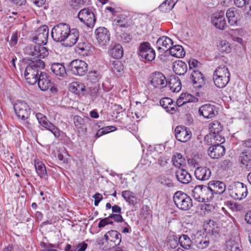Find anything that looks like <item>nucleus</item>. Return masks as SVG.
Instances as JSON below:
<instances>
[{
	"mask_svg": "<svg viewBox=\"0 0 251 251\" xmlns=\"http://www.w3.org/2000/svg\"><path fill=\"white\" fill-rule=\"evenodd\" d=\"M45 66V62L40 59L30 62L25 71L24 75L26 82L30 85L35 84L39 77V70Z\"/></svg>",
	"mask_w": 251,
	"mask_h": 251,
	"instance_id": "obj_1",
	"label": "nucleus"
},
{
	"mask_svg": "<svg viewBox=\"0 0 251 251\" xmlns=\"http://www.w3.org/2000/svg\"><path fill=\"white\" fill-rule=\"evenodd\" d=\"M230 74L228 68L225 66H220L214 72L213 80L218 88L225 87L230 80Z\"/></svg>",
	"mask_w": 251,
	"mask_h": 251,
	"instance_id": "obj_2",
	"label": "nucleus"
},
{
	"mask_svg": "<svg viewBox=\"0 0 251 251\" xmlns=\"http://www.w3.org/2000/svg\"><path fill=\"white\" fill-rule=\"evenodd\" d=\"M173 200L176 206L183 211L189 210L193 205L191 198L180 191H178L175 193Z\"/></svg>",
	"mask_w": 251,
	"mask_h": 251,
	"instance_id": "obj_3",
	"label": "nucleus"
},
{
	"mask_svg": "<svg viewBox=\"0 0 251 251\" xmlns=\"http://www.w3.org/2000/svg\"><path fill=\"white\" fill-rule=\"evenodd\" d=\"M229 194L231 197L236 200H241L248 194L247 186L240 182H235L230 185Z\"/></svg>",
	"mask_w": 251,
	"mask_h": 251,
	"instance_id": "obj_4",
	"label": "nucleus"
},
{
	"mask_svg": "<svg viewBox=\"0 0 251 251\" xmlns=\"http://www.w3.org/2000/svg\"><path fill=\"white\" fill-rule=\"evenodd\" d=\"M42 44H36L28 46L25 49V53L34 58H44L49 55L47 48Z\"/></svg>",
	"mask_w": 251,
	"mask_h": 251,
	"instance_id": "obj_5",
	"label": "nucleus"
},
{
	"mask_svg": "<svg viewBox=\"0 0 251 251\" xmlns=\"http://www.w3.org/2000/svg\"><path fill=\"white\" fill-rule=\"evenodd\" d=\"M68 32H70L69 25L65 23H60L52 28L51 37L55 41L63 42Z\"/></svg>",
	"mask_w": 251,
	"mask_h": 251,
	"instance_id": "obj_6",
	"label": "nucleus"
},
{
	"mask_svg": "<svg viewBox=\"0 0 251 251\" xmlns=\"http://www.w3.org/2000/svg\"><path fill=\"white\" fill-rule=\"evenodd\" d=\"M138 54L140 57L147 61H152L155 59L156 53L150 43H141L138 48Z\"/></svg>",
	"mask_w": 251,
	"mask_h": 251,
	"instance_id": "obj_7",
	"label": "nucleus"
},
{
	"mask_svg": "<svg viewBox=\"0 0 251 251\" xmlns=\"http://www.w3.org/2000/svg\"><path fill=\"white\" fill-rule=\"evenodd\" d=\"M68 68L71 73L76 76H83L88 71V64L84 61L79 59L71 61Z\"/></svg>",
	"mask_w": 251,
	"mask_h": 251,
	"instance_id": "obj_8",
	"label": "nucleus"
},
{
	"mask_svg": "<svg viewBox=\"0 0 251 251\" xmlns=\"http://www.w3.org/2000/svg\"><path fill=\"white\" fill-rule=\"evenodd\" d=\"M79 21L85 25L87 27H94L96 18L94 13L89 8H83L81 9L77 14Z\"/></svg>",
	"mask_w": 251,
	"mask_h": 251,
	"instance_id": "obj_9",
	"label": "nucleus"
},
{
	"mask_svg": "<svg viewBox=\"0 0 251 251\" xmlns=\"http://www.w3.org/2000/svg\"><path fill=\"white\" fill-rule=\"evenodd\" d=\"M14 109L17 116L22 120L27 119L30 114V108L24 101L18 100L14 104Z\"/></svg>",
	"mask_w": 251,
	"mask_h": 251,
	"instance_id": "obj_10",
	"label": "nucleus"
},
{
	"mask_svg": "<svg viewBox=\"0 0 251 251\" xmlns=\"http://www.w3.org/2000/svg\"><path fill=\"white\" fill-rule=\"evenodd\" d=\"M210 21L215 28L220 30H224L227 26L225 13L223 11L213 13L211 16Z\"/></svg>",
	"mask_w": 251,
	"mask_h": 251,
	"instance_id": "obj_11",
	"label": "nucleus"
},
{
	"mask_svg": "<svg viewBox=\"0 0 251 251\" xmlns=\"http://www.w3.org/2000/svg\"><path fill=\"white\" fill-rule=\"evenodd\" d=\"M226 17L231 26H238L242 19V12L234 7L228 9L226 12Z\"/></svg>",
	"mask_w": 251,
	"mask_h": 251,
	"instance_id": "obj_12",
	"label": "nucleus"
},
{
	"mask_svg": "<svg viewBox=\"0 0 251 251\" xmlns=\"http://www.w3.org/2000/svg\"><path fill=\"white\" fill-rule=\"evenodd\" d=\"M96 39L101 47L106 46L110 39V34L108 30L104 27H98L95 31Z\"/></svg>",
	"mask_w": 251,
	"mask_h": 251,
	"instance_id": "obj_13",
	"label": "nucleus"
},
{
	"mask_svg": "<svg viewBox=\"0 0 251 251\" xmlns=\"http://www.w3.org/2000/svg\"><path fill=\"white\" fill-rule=\"evenodd\" d=\"M49 37V28L46 25L40 27L36 31L33 41L36 44L46 45Z\"/></svg>",
	"mask_w": 251,
	"mask_h": 251,
	"instance_id": "obj_14",
	"label": "nucleus"
},
{
	"mask_svg": "<svg viewBox=\"0 0 251 251\" xmlns=\"http://www.w3.org/2000/svg\"><path fill=\"white\" fill-rule=\"evenodd\" d=\"M35 116L39 123L42 126L51 131L55 137H57L60 136L58 128L49 122L45 115L40 113H37Z\"/></svg>",
	"mask_w": 251,
	"mask_h": 251,
	"instance_id": "obj_15",
	"label": "nucleus"
},
{
	"mask_svg": "<svg viewBox=\"0 0 251 251\" xmlns=\"http://www.w3.org/2000/svg\"><path fill=\"white\" fill-rule=\"evenodd\" d=\"M199 113L205 119H211L217 114L218 111L214 105L208 103L203 104L199 108Z\"/></svg>",
	"mask_w": 251,
	"mask_h": 251,
	"instance_id": "obj_16",
	"label": "nucleus"
},
{
	"mask_svg": "<svg viewBox=\"0 0 251 251\" xmlns=\"http://www.w3.org/2000/svg\"><path fill=\"white\" fill-rule=\"evenodd\" d=\"M175 131L176 139L180 142H186L191 138V131L186 127L177 126Z\"/></svg>",
	"mask_w": 251,
	"mask_h": 251,
	"instance_id": "obj_17",
	"label": "nucleus"
},
{
	"mask_svg": "<svg viewBox=\"0 0 251 251\" xmlns=\"http://www.w3.org/2000/svg\"><path fill=\"white\" fill-rule=\"evenodd\" d=\"M151 84L156 88H163L167 85L165 76L159 72L153 73L151 76Z\"/></svg>",
	"mask_w": 251,
	"mask_h": 251,
	"instance_id": "obj_18",
	"label": "nucleus"
},
{
	"mask_svg": "<svg viewBox=\"0 0 251 251\" xmlns=\"http://www.w3.org/2000/svg\"><path fill=\"white\" fill-rule=\"evenodd\" d=\"M38 85L41 90L46 91L50 88L52 89V82L50 77L46 73L41 72L37 79Z\"/></svg>",
	"mask_w": 251,
	"mask_h": 251,
	"instance_id": "obj_19",
	"label": "nucleus"
},
{
	"mask_svg": "<svg viewBox=\"0 0 251 251\" xmlns=\"http://www.w3.org/2000/svg\"><path fill=\"white\" fill-rule=\"evenodd\" d=\"M172 40L167 36H162L156 42L157 50L161 52L169 50L173 45Z\"/></svg>",
	"mask_w": 251,
	"mask_h": 251,
	"instance_id": "obj_20",
	"label": "nucleus"
},
{
	"mask_svg": "<svg viewBox=\"0 0 251 251\" xmlns=\"http://www.w3.org/2000/svg\"><path fill=\"white\" fill-rule=\"evenodd\" d=\"M79 31L76 28L70 29V32H68L67 37L63 42V44L65 47H72L77 42L79 38Z\"/></svg>",
	"mask_w": 251,
	"mask_h": 251,
	"instance_id": "obj_21",
	"label": "nucleus"
},
{
	"mask_svg": "<svg viewBox=\"0 0 251 251\" xmlns=\"http://www.w3.org/2000/svg\"><path fill=\"white\" fill-rule=\"evenodd\" d=\"M69 90L78 96H84L88 91L85 84L78 81L72 82L70 85Z\"/></svg>",
	"mask_w": 251,
	"mask_h": 251,
	"instance_id": "obj_22",
	"label": "nucleus"
},
{
	"mask_svg": "<svg viewBox=\"0 0 251 251\" xmlns=\"http://www.w3.org/2000/svg\"><path fill=\"white\" fill-rule=\"evenodd\" d=\"M194 87L199 88L204 84V77L198 70H193L190 75Z\"/></svg>",
	"mask_w": 251,
	"mask_h": 251,
	"instance_id": "obj_23",
	"label": "nucleus"
},
{
	"mask_svg": "<svg viewBox=\"0 0 251 251\" xmlns=\"http://www.w3.org/2000/svg\"><path fill=\"white\" fill-rule=\"evenodd\" d=\"M165 147L162 145H156L155 146L150 145L147 149L146 154L148 156L155 160L159 156L163 154Z\"/></svg>",
	"mask_w": 251,
	"mask_h": 251,
	"instance_id": "obj_24",
	"label": "nucleus"
},
{
	"mask_svg": "<svg viewBox=\"0 0 251 251\" xmlns=\"http://www.w3.org/2000/svg\"><path fill=\"white\" fill-rule=\"evenodd\" d=\"M211 175V170L206 167H197L195 171V176L196 178L201 181L208 180Z\"/></svg>",
	"mask_w": 251,
	"mask_h": 251,
	"instance_id": "obj_25",
	"label": "nucleus"
},
{
	"mask_svg": "<svg viewBox=\"0 0 251 251\" xmlns=\"http://www.w3.org/2000/svg\"><path fill=\"white\" fill-rule=\"evenodd\" d=\"M208 155L213 159H218L225 153V147L220 144L210 147L208 150Z\"/></svg>",
	"mask_w": 251,
	"mask_h": 251,
	"instance_id": "obj_26",
	"label": "nucleus"
},
{
	"mask_svg": "<svg viewBox=\"0 0 251 251\" xmlns=\"http://www.w3.org/2000/svg\"><path fill=\"white\" fill-rule=\"evenodd\" d=\"M160 104L168 113L173 114L176 111L177 107L171 98L167 97L162 98L160 100Z\"/></svg>",
	"mask_w": 251,
	"mask_h": 251,
	"instance_id": "obj_27",
	"label": "nucleus"
},
{
	"mask_svg": "<svg viewBox=\"0 0 251 251\" xmlns=\"http://www.w3.org/2000/svg\"><path fill=\"white\" fill-rule=\"evenodd\" d=\"M104 238L107 242H112L113 246L119 245L121 242V234L114 230L109 231L104 235Z\"/></svg>",
	"mask_w": 251,
	"mask_h": 251,
	"instance_id": "obj_28",
	"label": "nucleus"
},
{
	"mask_svg": "<svg viewBox=\"0 0 251 251\" xmlns=\"http://www.w3.org/2000/svg\"><path fill=\"white\" fill-rule=\"evenodd\" d=\"M208 184L213 192L216 195L222 194L226 189L225 183L220 181H211L208 183Z\"/></svg>",
	"mask_w": 251,
	"mask_h": 251,
	"instance_id": "obj_29",
	"label": "nucleus"
},
{
	"mask_svg": "<svg viewBox=\"0 0 251 251\" xmlns=\"http://www.w3.org/2000/svg\"><path fill=\"white\" fill-rule=\"evenodd\" d=\"M50 69L53 74L57 77L64 78L67 75L65 67L62 63H53L51 65Z\"/></svg>",
	"mask_w": 251,
	"mask_h": 251,
	"instance_id": "obj_30",
	"label": "nucleus"
},
{
	"mask_svg": "<svg viewBox=\"0 0 251 251\" xmlns=\"http://www.w3.org/2000/svg\"><path fill=\"white\" fill-rule=\"evenodd\" d=\"M167 87L173 92H178L181 89V83L179 78L176 76H171Z\"/></svg>",
	"mask_w": 251,
	"mask_h": 251,
	"instance_id": "obj_31",
	"label": "nucleus"
},
{
	"mask_svg": "<svg viewBox=\"0 0 251 251\" xmlns=\"http://www.w3.org/2000/svg\"><path fill=\"white\" fill-rule=\"evenodd\" d=\"M173 68L175 74L179 75H184L187 71L186 64L181 60L175 61L173 64Z\"/></svg>",
	"mask_w": 251,
	"mask_h": 251,
	"instance_id": "obj_32",
	"label": "nucleus"
},
{
	"mask_svg": "<svg viewBox=\"0 0 251 251\" xmlns=\"http://www.w3.org/2000/svg\"><path fill=\"white\" fill-rule=\"evenodd\" d=\"M177 180L183 184H188L191 180L190 175L185 170L179 169L176 172Z\"/></svg>",
	"mask_w": 251,
	"mask_h": 251,
	"instance_id": "obj_33",
	"label": "nucleus"
},
{
	"mask_svg": "<svg viewBox=\"0 0 251 251\" xmlns=\"http://www.w3.org/2000/svg\"><path fill=\"white\" fill-rule=\"evenodd\" d=\"M88 244L85 242H81L73 245L67 244L64 248L65 251H85Z\"/></svg>",
	"mask_w": 251,
	"mask_h": 251,
	"instance_id": "obj_34",
	"label": "nucleus"
},
{
	"mask_svg": "<svg viewBox=\"0 0 251 251\" xmlns=\"http://www.w3.org/2000/svg\"><path fill=\"white\" fill-rule=\"evenodd\" d=\"M34 166L38 175L43 179H47V173L45 165L39 160H35Z\"/></svg>",
	"mask_w": 251,
	"mask_h": 251,
	"instance_id": "obj_35",
	"label": "nucleus"
},
{
	"mask_svg": "<svg viewBox=\"0 0 251 251\" xmlns=\"http://www.w3.org/2000/svg\"><path fill=\"white\" fill-rule=\"evenodd\" d=\"M123 49L120 44L115 45L109 51V55L115 59H120L123 55Z\"/></svg>",
	"mask_w": 251,
	"mask_h": 251,
	"instance_id": "obj_36",
	"label": "nucleus"
},
{
	"mask_svg": "<svg viewBox=\"0 0 251 251\" xmlns=\"http://www.w3.org/2000/svg\"><path fill=\"white\" fill-rule=\"evenodd\" d=\"M169 50L170 54L176 58H182L184 56L185 52L183 48L180 45L171 46Z\"/></svg>",
	"mask_w": 251,
	"mask_h": 251,
	"instance_id": "obj_37",
	"label": "nucleus"
},
{
	"mask_svg": "<svg viewBox=\"0 0 251 251\" xmlns=\"http://www.w3.org/2000/svg\"><path fill=\"white\" fill-rule=\"evenodd\" d=\"M202 202H207L211 201L214 195V193L210 189V186H202Z\"/></svg>",
	"mask_w": 251,
	"mask_h": 251,
	"instance_id": "obj_38",
	"label": "nucleus"
},
{
	"mask_svg": "<svg viewBox=\"0 0 251 251\" xmlns=\"http://www.w3.org/2000/svg\"><path fill=\"white\" fill-rule=\"evenodd\" d=\"M217 47L219 50L223 53H228L231 50V44L226 40L219 41Z\"/></svg>",
	"mask_w": 251,
	"mask_h": 251,
	"instance_id": "obj_39",
	"label": "nucleus"
},
{
	"mask_svg": "<svg viewBox=\"0 0 251 251\" xmlns=\"http://www.w3.org/2000/svg\"><path fill=\"white\" fill-rule=\"evenodd\" d=\"M177 1V0H166L159 6V8L162 12H169L174 7Z\"/></svg>",
	"mask_w": 251,
	"mask_h": 251,
	"instance_id": "obj_40",
	"label": "nucleus"
},
{
	"mask_svg": "<svg viewBox=\"0 0 251 251\" xmlns=\"http://www.w3.org/2000/svg\"><path fill=\"white\" fill-rule=\"evenodd\" d=\"M178 242L180 246L185 250H189L192 244L190 238L185 234H182L179 237Z\"/></svg>",
	"mask_w": 251,
	"mask_h": 251,
	"instance_id": "obj_41",
	"label": "nucleus"
},
{
	"mask_svg": "<svg viewBox=\"0 0 251 251\" xmlns=\"http://www.w3.org/2000/svg\"><path fill=\"white\" fill-rule=\"evenodd\" d=\"M76 50L78 53L83 56H87L90 52V47L86 43H79L77 46Z\"/></svg>",
	"mask_w": 251,
	"mask_h": 251,
	"instance_id": "obj_42",
	"label": "nucleus"
},
{
	"mask_svg": "<svg viewBox=\"0 0 251 251\" xmlns=\"http://www.w3.org/2000/svg\"><path fill=\"white\" fill-rule=\"evenodd\" d=\"M122 197L129 204L135 205L136 203V198L131 192L126 190L122 192Z\"/></svg>",
	"mask_w": 251,
	"mask_h": 251,
	"instance_id": "obj_43",
	"label": "nucleus"
},
{
	"mask_svg": "<svg viewBox=\"0 0 251 251\" xmlns=\"http://www.w3.org/2000/svg\"><path fill=\"white\" fill-rule=\"evenodd\" d=\"M196 246L197 248L201 250H204L207 248L210 244L209 238L205 236L201 239H197L195 241Z\"/></svg>",
	"mask_w": 251,
	"mask_h": 251,
	"instance_id": "obj_44",
	"label": "nucleus"
},
{
	"mask_svg": "<svg viewBox=\"0 0 251 251\" xmlns=\"http://www.w3.org/2000/svg\"><path fill=\"white\" fill-rule=\"evenodd\" d=\"M202 186H196L192 191V195L193 198L199 202H202Z\"/></svg>",
	"mask_w": 251,
	"mask_h": 251,
	"instance_id": "obj_45",
	"label": "nucleus"
},
{
	"mask_svg": "<svg viewBox=\"0 0 251 251\" xmlns=\"http://www.w3.org/2000/svg\"><path fill=\"white\" fill-rule=\"evenodd\" d=\"M185 161L184 158L182 157V155L180 153H176L172 158L173 164L177 168H180L184 163Z\"/></svg>",
	"mask_w": 251,
	"mask_h": 251,
	"instance_id": "obj_46",
	"label": "nucleus"
},
{
	"mask_svg": "<svg viewBox=\"0 0 251 251\" xmlns=\"http://www.w3.org/2000/svg\"><path fill=\"white\" fill-rule=\"evenodd\" d=\"M90 0H70L71 6L74 9H78L83 6L88 5Z\"/></svg>",
	"mask_w": 251,
	"mask_h": 251,
	"instance_id": "obj_47",
	"label": "nucleus"
},
{
	"mask_svg": "<svg viewBox=\"0 0 251 251\" xmlns=\"http://www.w3.org/2000/svg\"><path fill=\"white\" fill-rule=\"evenodd\" d=\"M111 68L114 73H120L124 69V66L122 63L118 60H115L112 62Z\"/></svg>",
	"mask_w": 251,
	"mask_h": 251,
	"instance_id": "obj_48",
	"label": "nucleus"
},
{
	"mask_svg": "<svg viewBox=\"0 0 251 251\" xmlns=\"http://www.w3.org/2000/svg\"><path fill=\"white\" fill-rule=\"evenodd\" d=\"M251 158V154L247 151H244L240 155L239 160L243 165H245L248 160Z\"/></svg>",
	"mask_w": 251,
	"mask_h": 251,
	"instance_id": "obj_49",
	"label": "nucleus"
},
{
	"mask_svg": "<svg viewBox=\"0 0 251 251\" xmlns=\"http://www.w3.org/2000/svg\"><path fill=\"white\" fill-rule=\"evenodd\" d=\"M222 128L220 123L218 121H214L210 124L209 126V129L211 132H213V134L219 133L222 130Z\"/></svg>",
	"mask_w": 251,
	"mask_h": 251,
	"instance_id": "obj_50",
	"label": "nucleus"
},
{
	"mask_svg": "<svg viewBox=\"0 0 251 251\" xmlns=\"http://www.w3.org/2000/svg\"><path fill=\"white\" fill-rule=\"evenodd\" d=\"M226 251H241L238 245L233 241H228L226 243Z\"/></svg>",
	"mask_w": 251,
	"mask_h": 251,
	"instance_id": "obj_51",
	"label": "nucleus"
},
{
	"mask_svg": "<svg viewBox=\"0 0 251 251\" xmlns=\"http://www.w3.org/2000/svg\"><path fill=\"white\" fill-rule=\"evenodd\" d=\"M169 157L165 155L164 153L162 154L161 155L157 157L155 160H156V163L160 166L164 167L165 166L167 163L168 161L169 160Z\"/></svg>",
	"mask_w": 251,
	"mask_h": 251,
	"instance_id": "obj_52",
	"label": "nucleus"
},
{
	"mask_svg": "<svg viewBox=\"0 0 251 251\" xmlns=\"http://www.w3.org/2000/svg\"><path fill=\"white\" fill-rule=\"evenodd\" d=\"M88 78L92 82L97 81L99 79V74L96 71H91L88 74Z\"/></svg>",
	"mask_w": 251,
	"mask_h": 251,
	"instance_id": "obj_53",
	"label": "nucleus"
},
{
	"mask_svg": "<svg viewBox=\"0 0 251 251\" xmlns=\"http://www.w3.org/2000/svg\"><path fill=\"white\" fill-rule=\"evenodd\" d=\"M212 136L213 140L216 143L215 145L220 144L222 145L221 144L224 143L225 141V138L222 137V135H220L219 133L213 134Z\"/></svg>",
	"mask_w": 251,
	"mask_h": 251,
	"instance_id": "obj_54",
	"label": "nucleus"
},
{
	"mask_svg": "<svg viewBox=\"0 0 251 251\" xmlns=\"http://www.w3.org/2000/svg\"><path fill=\"white\" fill-rule=\"evenodd\" d=\"M74 124L75 126L77 128H81L82 126L84 125L83 119L79 116H75L74 118Z\"/></svg>",
	"mask_w": 251,
	"mask_h": 251,
	"instance_id": "obj_55",
	"label": "nucleus"
},
{
	"mask_svg": "<svg viewBox=\"0 0 251 251\" xmlns=\"http://www.w3.org/2000/svg\"><path fill=\"white\" fill-rule=\"evenodd\" d=\"M215 222L213 221L210 220L209 222L204 225L205 230H207L208 232L214 234L217 232V230L214 227L213 228H211V225L214 226Z\"/></svg>",
	"mask_w": 251,
	"mask_h": 251,
	"instance_id": "obj_56",
	"label": "nucleus"
},
{
	"mask_svg": "<svg viewBox=\"0 0 251 251\" xmlns=\"http://www.w3.org/2000/svg\"><path fill=\"white\" fill-rule=\"evenodd\" d=\"M113 222L110 220L109 216L107 218L103 219L100 221L98 224V227L99 228L103 227L108 225H112Z\"/></svg>",
	"mask_w": 251,
	"mask_h": 251,
	"instance_id": "obj_57",
	"label": "nucleus"
},
{
	"mask_svg": "<svg viewBox=\"0 0 251 251\" xmlns=\"http://www.w3.org/2000/svg\"><path fill=\"white\" fill-rule=\"evenodd\" d=\"M201 65V63L195 59H190L189 61V69L197 70V69Z\"/></svg>",
	"mask_w": 251,
	"mask_h": 251,
	"instance_id": "obj_58",
	"label": "nucleus"
},
{
	"mask_svg": "<svg viewBox=\"0 0 251 251\" xmlns=\"http://www.w3.org/2000/svg\"><path fill=\"white\" fill-rule=\"evenodd\" d=\"M109 218L112 219L116 223L124 222V219L121 214H111L109 215Z\"/></svg>",
	"mask_w": 251,
	"mask_h": 251,
	"instance_id": "obj_59",
	"label": "nucleus"
},
{
	"mask_svg": "<svg viewBox=\"0 0 251 251\" xmlns=\"http://www.w3.org/2000/svg\"><path fill=\"white\" fill-rule=\"evenodd\" d=\"M235 5L238 7H243L248 4L250 0H233Z\"/></svg>",
	"mask_w": 251,
	"mask_h": 251,
	"instance_id": "obj_60",
	"label": "nucleus"
},
{
	"mask_svg": "<svg viewBox=\"0 0 251 251\" xmlns=\"http://www.w3.org/2000/svg\"><path fill=\"white\" fill-rule=\"evenodd\" d=\"M181 95L183 97L184 104L193 101L194 97L192 95L188 93H182Z\"/></svg>",
	"mask_w": 251,
	"mask_h": 251,
	"instance_id": "obj_61",
	"label": "nucleus"
},
{
	"mask_svg": "<svg viewBox=\"0 0 251 251\" xmlns=\"http://www.w3.org/2000/svg\"><path fill=\"white\" fill-rule=\"evenodd\" d=\"M18 41V33L17 32H15L13 33L11 36L10 41L9 42V44L11 47H13L15 46Z\"/></svg>",
	"mask_w": 251,
	"mask_h": 251,
	"instance_id": "obj_62",
	"label": "nucleus"
},
{
	"mask_svg": "<svg viewBox=\"0 0 251 251\" xmlns=\"http://www.w3.org/2000/svg\"><path fill=\"white\" fill-rule=\"evenodd\" d=\"M121 40L124 43H129L131 40L130 36L126 33H123L120 35Z\"/></svg>",
	"mask_w": 251,
	"mask_h": 251,
	"instance_id": "obj_63",
	"label": "nucleus"
},
{
	"mask_svg": "<svg viewBox=\"0 0 251 251\" xmlns=\"http://www.w3.org/2000/svg\"><path fill=\"white\" fill-rule=\"evenodd\" d=\"M93 198L95 199L94 205L96 206H97L99 205V202L103 198L102 196L100 193L95 194L93 196Z\"/></svg>",
	"mask_w": 251,
	"mask_h": 251,
	"instance_id": "obj_64",
	"label": "nucleus"
}]
</instances>
